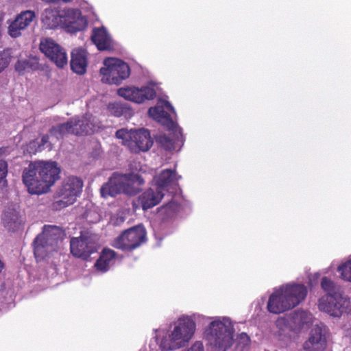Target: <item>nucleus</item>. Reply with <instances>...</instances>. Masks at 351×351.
Returning <instances> with one entry per match:
<instances>
[{
  "mask_svg": "<svg viewBox=\"0 0 351 351\" xmlns=\"http://www.w3.org/2000/svg\"><path fill=\"white\" fill-rule=\"evenodd\" d=\"M210 320L204 337L210 351H227L233 343L234 324L226 316L206 317L199 313L183 314L171 325L169 330L154 329V338L162 351H173L186 346L196 332V322Z\"/></svg>",
  "mask_w": 351,
  "mask_h": 351,
  "instance_id": "nucleus-1",
  "label": "nucleus"
},
{
  "mask_svg": "<svg viewBox=\"0 0 351 351\" xmlns=\"http://www.w3.org/2000/svg\"><path fill=\"white\" fill-rule=\"evenodd\" d=\"M60 169L54 161L31 162L23 171V184L31 194L47 193L59 179Z\"/></svg>",
  "mask_w": 351,
  "mask_h": 351,
  "instance_id": "nucleus-2",
  "label": "nucleus"
},
{
  "mask_svg": "<svg viewBox=\"0 0 351 351\" xmlns=\"http://www.w3.org/2000/svg\"><path fill=\"white\" fill-rule=\"evenodd\" d=\"M150 117L166 125L170 131L171 138L160 135L158 141L167 150H175L183 145L182 129L173 121L171 114H176L173 107L169 101L159 99L156 105L148 110Z\"/></svg>",
  "mask_w": 351,
  "mask_h": 351,
  "instance_id": "nucleus-3",
  "label": "nucleus"
},
{
  "mask_svg": "<svg viewBox=\"0 0 351 351\" xmlns=\"http://www.w3.org/2000/svg\"><path fill=\"white\" fill-rule=\"evenodd\" d=\"M307 294L306 287L302 284L287 283L275 289L269 298L267 310L278 314L298 306Z\"/></svg>",
  "mask_w": 351,
  "mask_h": 351,
  "instance_id": "nucleus-4",
  "label": "nucleus"
},
{
  "mask_svg": "<svg viewBox=\"0 0 351 351\" xmlns=\"http://www.w3.org/2000/svg\"><path fill=\"white\" fill-rule=\"evenodd\" d=\"M145 182V179L136 173L119 174L117 173L109 178L100 189L101 195L107 198L114 197L120 193L134 195L138 193L140 186Z\"/></svg>",
  "mask_w": 351,
  "mask_h": 351,
  "instance_id": "nucleus-5",
  "label": "nucleus"
},
{
  "mask_svg": "<svg viewBox=\"0 0 351 351\" xmlns=\"http://www.w3.org/2000/svg\"><path fill=\"white\" fill-rule=\"evenodd\" d=\"M101 126V123L95 117L86 114L81 119L80 117H75L65 123L53 127L50 130V134L57 139H60L67 134L75 135L90 134L97 132Z\"/></svg>",
  "mask_w": 351,
  "mask_h": 351,
  "instance_id": "nucleus-6",
  "label": "nucleus"
},
{
  "mask_svg": "<svg viewBox=\"0 0 351 351\" xmlns=\"http://www.w3.org/2000/svg\"><path fill=\"white\" fill-rule=\"evenodd\" d=\"M63 232L56 226H45L43 230L34 240V255L38 261L56 251L62 244Z\"/></svg>",
  "mask_w": 351,
  "mask_h": 351,
  "instance_id": "nucleus-7",
  "label": "nucleus"
},
{
  "mask_svg": "<svg viewBox=\"0 0 351 351\" xmlns=\"http://www.w3.org/2000/svg\"><path fill=\"white\" fill-rule=\"evenodd\" d=\"M313 315L306 311H295L276 321L277 335L281 340H289L291 333L300 330L304 326L312 323Z\"/></svg>",
  "mask_w": 351,
  "mask_h": 351,
  "instance_id": "nucleus-8",
  "label": "nucleus"
},
{
  "mask_svg": "<svg viewBox=\"0 0 351 351\" xmlns=\"http://www.w3.org/2000/svg\"><path fill=\"white\" fill-rule=\"evenodd\" d=\"M82 180L75 176L64 179L62 185L56 192L53 206L56 210H60L74 204L82 191Z\"/></svg>",
  "mask_w": 351,
  "mask_h": 351,
  "instance_id": "nucleus-9",
  "label": "nucleus"
},
{
  "mask_svg": "<svg viewBox=\"0 0 351 351\" xmlns=\"http://www.w3.org/2000/svg\"><path fill=\"white\" fill-rule=\"evenodd\" d=\"M117 138L121 140L123 145L127 146L131 152H147L153 144L149 132L144 128L138 130L121 129L116 132Z\"/></svg>",
  "mask_w": 351,
  "mask_h": 351,
  "instance_id": "nucleus-10",
  "label": "nucleus"
},
{
  "mask_svg": "<svg viewBox=\"0 0 351 351\" xmlns=\"http://www.w3.org/2000/svg\"><path fill=\"white\" fill-rule=\"evenodd\" d=\"M101 82L108 84L119 85L130 74L128 64L120 59L107 58L100 69Z\"/></svg>",
  "mask_w": 351,
  "mask_h": 351,
  "instance_id": "nucleus-11",
  "label": "nucleus"
},
{
  "mask_svg": "<svg viewBox=\"0 0 351 351\" xmlns=\"http://www.w3.org/2000/svg\"><path fill=\"white\" fill-rule=\"evenodd\" d=\"M318 308L330 316L339 317L351 312V300L343 292L326 294L319 299Z\"/></svg>",
  "mask_w": 351,
  "mask_h": 351,
  "instance_id": "nucleus-12",
  "label": "nucleus"
},
{
  "mask_svg": "<svg viewBox=\"0 0 351 351\" xmlns=\"http://www.w3.org/2000/svg\"><path fill=\"white\" fill-rule=\"evenodd\" d=\"M146 232L142 226H137L123 232L112 243L115 248L132 250L145 241Z\"/></svg>",
  "mask_w": 351,
  "mask_h": 351,
  "instance_id": "nucleus-13",
  "label": "nucleus"
},
{
  "mask_svg": "<svg viewBox=\"0 0 351 351\" xmlns=\"http://www.w3.org/2000/svg\"><path fill=\"white\" fill-rule=\"evenodd\" d=\"M117 94L126 100L143 104L147 100L153 99L156 95V86L149 83L141 88L136 86L121 87L117 90Z\"/></svg>",
  "mask_w": 351,
  "mask_h": 351,
  "instance_id": "nucleus-14",
  "label": "nucleus"
},
{
  "mask_svg": "<svg viewBox=\"0 0 351 351\" xmlns=\"http://www.w3.org/2000/svg\"><path fill=\"white\" fill-rule=\"evenodd\" d=\"M70 248L71 252L74 256L86 259L97 251L96 238L85 235L72 238L70 242Z\"/></svg>",
  "mask_w": 351,
  "mask_h": 351,
  "instance_id": "nucleus-15",
  "label": "nucleus"
},
{
  "mask_svg": "<svg viewBox=\"0 0 351 351\" xmlns=\"http://www.w3.org/2000/svg\"><path fill=\"white\" fill-rule=\"evenodd\" d=\"M40 51L58 67L62 68L68 63L66 51L51 38H43L40 43Z\"/></svg>",
  "mask_w": 351,
  "mask_h": 351,
  "instance_id": "nucleus-16",
  "label": "nucleus"
},
{
  "mask_svg": "<svg viewBox=\"0 0 351 351\" xmlns=\"http://www.w3.org/2000/svg\"><path fill=\"white\" fill-rule=\"evenodd\" d=\"M62 28L69 33L83 30L87 25L80 10L70 8L62 9Z\"/></svg>",
  "mask_w": 351,
  "mask_h": 351,
  "instance_id": "nucleus-17",
  "label": "nucleus"
},
{
  "mask_svg": "<svg viewBox=\"0 0 351 351\" xmlns=\"http://www.w3.org/2000/svg\"><path fill=\"white\" fill-rule=\"evenodd\" d=\"M326 330L324 326H315L308 339L304 343L305 351H324L326 346Z\"/></svg>",
  "mask_w": 351,
  "mask_h": 351,
  "instance_id": "nucleus-18",
  "label": "nucleus"
},
{
  "mask_svg": "<svg viewBox=\"0 0 351 351\" xmlns=\"http://www.w3.org/2000/svg\"><path fill=\"white\" fill-rule=\"evenodd\" d=\"M91 39L99 50H108L112 47L111 36L103 26L93 29Z\"/></svg>",
  "mask_w": 351,
  "mask_h": 351,
  "instance_id": "nucleus-19",
  "label": "nucleus"
},
{
  "mask_svg": "<svg viewBox=\"0 0 351 351\" xmlns=\"http://www.w3.org/2000/svg\"><path fill=\"white\" fill-rule=\"evenodd\" d=\"M164 193L156 188H150L144 191L139 197L138 202L142 208L145 210L156 206L162 199Z\"/></svg>",
  "mask_w": 351,
  "mask_h": 351,
  "instance_id": "nucleus-20",
  "label": "nucleus"
},
{
  "mask_svg": "<svg viewBox=\"0 0 351 351\" xmlns=\"http://www.w3.org/2000/svg\"><path fill=\"white\" fill-rule=\"evenodd\" d=\"M87 66V53L82 48H77L71 52V68L72 71L79 75L86 72Z\"/></svg>",
  "mask_w": 351,
  "mask_h": 351,
  "instance_id": "nucleus-21",
  "label": "nucleus"
},
{
  "mask_svg": "<svg viewBox=\"0 0 351 351\" xmlns=\"http://www.w3.org/2000/svg\"><path fill=\"white\" fill-rule=\"evenodd\" d=\"M178 179L176 172L171 169L162 171L158 175L154 177L153 182L156 188L162 192L168 191L169 187L175 184Z\"/></svg>",
  "mask_w": 351,
  "mask_h": 351,
  "instance_id": "nucleus-22",
  "label": "nucleus"
},
{
  "mask_svg": "<svg viewBox=\"0 0 351 351\" xmlns=\"http://www.w3.org/2000/svg\"><path fill=\"white\" fill-rule=\"evenodd\" d=\"M2 221L8 231H16L21 225L19 211L14 208H8L3 213Z\"/></svg>",
  "mask_w": 351,
  "mask_h": 351,
  "instance_id": "nucleus-23",
  "label": "nucleus"
},
{
  "mask_svg": "<svg viewBox=\"0 0 351 351\" xmlns=\"http://www.w3.org/2000/svg\"><path fill=\"white\" fill-rule=\"evenodd\" d=\"M62 10L45 9L42 16L44 25L49 29L62 28Z\"/></svg>",
  "mask_w": 351,
  "mask_h": 351,
  "instance_id": "nucleus-24",
  "label": "nucleus"
},
{
  "mask_svg": "<svg viewBox=\"0 0 351 351\" xmlns=\"http://www.w3.org/2000/svg\"><path fill=\"white\" fill-rule=\"evenodd\" d=\"M116 254L112 250L105 248L102 250L99 258L95 263L96 269L102 273L107 271L114 264Z\"/></svg>",
  "mask_w": 351,
  "mask_h": 351,
  "instance_id": "nucleus-25",
  "label": "nucleus"
},
{
  "mask_svg": "<svg viewBox=\"0 0 351 351\" xmlns=\"http://www.w3.org/2000/svg\"><path fill=\"white\" fill-rule=\"evenodd\" d=\"M108 110L111 114L116 117L125 115V117L132 114V110L129 105L125 103L116 102L108 105Z\"/></svg>",
  "mask_w": 351,
  "mask_h": 351,
  "instance_id": "nucleus-26",
  "label": "nucleus"
},
{
  "mask_svg": "<svg viewBox=\"0 0 351 351\" xmlns=\"http://www.w3.org/2000/svg\"><path fill=\"white\" fill-rule=\"evenodd\" d=\"M337 271L342 280L351 282V255L338 266Z\"/></svg>",
  "mask_w": 351,
  "mask_h": 351,
  "instance_id": "nucleus-27",
  "label": "nucleus"
},
{
  "mask_svg": "<svg viewBox=\"0 0 351 351\" xmlns=\"http://www.w3.org/2000/svg\"><path fill=\"white\" fill-rule=\"evenodd\" d=\"M22 30V12L18 14L8 27V34L13 38L21 36Z\"/></svg>",
  "mask_w": 351,
  "mask_h": 351,
  "instance_id": "nucleus-28",
  "label": "nucleus"
},
{
  "mask_svg": "<svg viewBox=\"0 0 351 351\" xmlns=\"http://www.w3.org/2000/svg\"><path fill=\"white\" fill-rule=\"evenodd\" d=\"M321 287L327 292V294H335V292H343L339 286L335 285L333 281L326 277L322 279Z\"/></svg>",
  "mask_w": 351,
  "mask_h": 351,
  "instance_id": "nucleus-29",
  "label": "nucleus"
},
{
  "mask_svg": "<svg viewBox=\"0 0 351 351\" xmlns=\"http://www.w3.org/2000/svg\"><path fill=\"white\" fill-rule=\"evenodd\" d=\"M180 205L175 200L170 201L168 204L164 205L160 208V212L167 217L171 216L179 209Z\"/></svg>",
  "mask_w": 351,
  "mask_h": 351,
  "instance_id": "nucleus-30",
  "label": "nucleus"
},
{
  "mask_svg": "<svg viewBox=\"0 0 351 351\" xmlns=\"http://www.w3.org/2000/svg\"><path fill=\"white\" fill-rule=\"evenodd\" d=\"M7 173V162L4 160H0V189H3L7 186L8 182L5 178Z\"/></svg>",
  "mask_w": 351,
  "mask_h": 351,
  "instance_id": "nucleus-31",
  "label": "nucleus"
},
{
  "mask_svg": "<svg viewBox=\"0 0 351 351\" xmlns=\"http://www.w3.org/2000/svg\"><path fill=\"white\" fill-rule=\"evenodd\" d=\"M11 60V56L8 50L0 52V73L9 65Z\"/></svg>",
  "mask_w": 351,
  "mask_h": 351,
  "instance_id": "nucleus-32",
  "label": "nucleus"
},
{
  "mask_svg": "<svg viewBox=\"0 0 351 351\" xmlns=\"http://www.w3.org/2000/svg\"><path fill=\"white\" fill-rule=\"evenodd\" d=\"M50 147V144L49 143V136L47 135H44L40 141H38V148L32 149V150L29 151V154H34L38 152H40L47 147Z\"/></svg>",
  "mask_w": 351,
  "mask_h": 351,
  "instance_id": "nucleus-33",
  "label": "nucleus"
},
{
  "mask_svg": "<svg viewBox=\"0 0 351 351\" xmlns=\"http://www.w3.org/2000/svg\"><path fill=\"white\" fill-rule=\"evenodd\" d=\"M250 341V337L245 332L241 333L238 337V346L241 347L242 351L248 347Z\"/></svg>",
  "mask_w": 351,
  "mask_h": 351,
  "instance_id": "nucleus-34",
  "label": "nucleus"
},
{
  "mask_svg": "<svg viewBox=\"0 0 351 351\" xmlns=\"http://www.w3.org/2000/svg\"><path fill=\"white\" fill-rule=\"evenodd\" d=\"M35 19V14L32 11L23 12V28L30 24Z\"/></svg>",
  "mask_w": 351,
  "mask_h": 351,
  "instance_id": "nucleus-35",
  "label": "nucleus"
},
{
  "mask_svg": "<svg viewBox=\"0 0 351 351\" xmlns=\"http://www.w3.org/2000/svg\"><path fill=\"white\" fill-rule=\"evenodd\" d=\"M38 141H33L30 142V143L27 145V152L29 153V151L32 150V149L38 148Z\"/></svg>",
  "mask_w": 351,
  "mask_h": 351,
  "instance_id": "nucleus-36",
  "label": "nucleus"
},
{
  "mask_svg": "<svg viewBox=\"0 0 351 351\" xmlns=\"http://www.w3.org/2000/svg\"><path fill=\"white\" fill-rule=\"evenodd\" d=\"M345 337L348 338L350 341L351 342V324L348 327H346L344 330Z\"/></svg>",
  "mask_w": 351,
  "mask_h": 351,
  "instance_id": "nucleus-37",
  "label": "nucleus"
},
{
  "mask_svg": "<svg viewBox=\"0 0 351 351\" xmlns=\"http://www.w3.org/2000/svg\"><path fill=\"white\" fill-rule=\"evenodd\" d=\"M124 221V218L121 217L120 218H118L117 219V221H114V219H112V223L114 224V225H118L120 223H122L123 221Z\"/></svg>",
  "mask_w": 351,
  "mask_h": 351,
  "instance_id": "nucleus-38",
  "label": "nucleus"
},
{
  "mask_svg": "<svg viewBox=\"0 0 351 351\" xmlns=\"http://www.w3.org/2000/svg\"><path fill=\"white\" fill-rule=\"evenodd\" d=\"M4 267V264L1 261V260L0 259V273L1 272V271L3 270Z\"/></svg>",
  "mask_w": 351,
  "mask_h": 351,
  "instance_id": "nucleus-39",
  "label": "nucleus"
},
{
  "mask_svg": "<svg viewBox=\"0 0 351 351\" xmlns=\"http://www.w3.org/2000/svg\"><path fill=\"white\" fill-rule=\"evenodd\" d=\"M16 70L20 71V60H19L17 64H16Z\"/></svg>",
  "mask_w": 351,
  "mask_h": 351,
  "instance_id": "nucleus-40",
  "label": "nucleus"
},
{
  "mask_svg": "<svg viewBox=\"0 0 351 351\" xmlns=\"http://www.w3.org/2000/svg\"><path fill=\"white\" fill-rule=\"evenodd\" d=\"M5 152V149L1 147L0 148V156L2 155Z\"/></svg>",
  "mask_w": 351,
  "mask_h": 351,
  "instance_id": "nucleus-41",
  "label": "nucleus"
}]
</instances>
